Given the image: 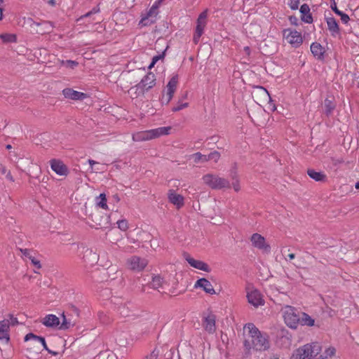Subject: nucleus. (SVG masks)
Returning <instances> with one entry per match:
<instances>
[{"instance_id":"12","label":"nucleus","mask_w":359,"mask_h":359,"mask_svg":"<svg viewBox=\"0 0 359 359\" xmlns=\"http://www.w3.org/2000/svg\"><path fill=\"white\" fill-rule=\"evenodd\" d=\"M127 267L135 271H142L147 265V261L137 256L129 258L126 262Z\"/></svg>"},{"instance_id":"19","label":"nucleus","mask_w":359,"mask_h":359,"mask_svg":"<svg viewBox=\"0 0 359 359\" xmlns=\"http://www.w3.org/2000/svg\"><path fill=\"white\" fill-rule=\"evenodd\" d=\"M194 287H201L203 290L208 294H215V290L212 285V283L205 278H200L198 279L194 284Z\"/></svg>"},{"instance_id":"52","label":"nucleus","mask_w":359,"mask_h":359,"mask_svg":"<svg viewBox=\"0 0 359 359\" xmlns=\"http://www.w3.org/2000/svg\"><path fill=\"white\" fill-rule=\"evenodd\" d=\"M290 22L293 25H298V18L294 15H291L289 17Z\"/></svg>"},{"instance_id":"20","label":"nucleus","mask_w":359,"mask_h":359,"mask_svg":"<svg viewBox=\"0 0 359 359\" xmlns=\"http://www.w3.org/2000/svg\"><path fill=\"white\" fill-rule=\"evenodd\" d=\"M325 20L327 25V29L332 36L340 34V28L338 22L334 17L325 18Z\"/></svg>"},{"instance_id":"35","label":"nucleus","mask_w":359,"mask_h":359,"mask_svg":"<svg viewBox=\"0 0 359 359\" xmlns=\"http://www.w3.org/2000/svg\"><path fill=\"white\" fill-rule=\"evenodd\" d=\"M45 28L41 31V34L50 33L55 27V23L52 21H44Z\"/></svg>"},{"instance_id":"9","label":"nucleus","mask_w":359,"mask_h":359,"mask_svg":"<svg viewBox=\"0 0 359 359\" xmlns=\"http://www.w3.org/2000/svg\"><path fill=\"white\" fill-rule=\"evenodd\" d=\"M22 258L25 261H30L32 266L34 267V272L38 273V270L41 269L42 266L40 259L37 257L36 253L30 249L20 248Z\"/></svg>"},{"instance_id":"47","label":"nucleus","mask_w":359,"mask_h":359,"mask_svg":"<svg viewBox=\"0 0 359 359\" xmlns=\"http://www.w3.org/2000/svg\"><path fill=\"white\" fill-rule=\"evenodd\" d=\"M299 4V0H290V2L288 4V6L292 10L298 9Z\"/></svg>"},{"instance_id":"3","label":"nucleus","mask_w":359,"mask_h":359,"mask_svg":"<svg viewBox=\"0 0 359 359\" xmlns=\"http://www.w3.org/2000/svg\"><path fill=\"white\" fill-rule=\"evenodd\" d=\"M171 126L159 127L154 129L142 130L133 133L132 140L133 142H146L165 136L170 134Z\"/></svg>"},{"instance_id":"60","label":"nucleus","mask_w":359,"mask_h":359,"mask_svg":"<svg viewBox=\"0 0 359 359\" xmlns=\"http://www.w3.org/2000/svg\"><path fill=\"white\" fill-rule=\"evenodd\" d=\"M48 3L52 6H55L56 5L55 0H49Z\"/></svg>"},{"instance_id":"7","label":"nucleus","mask_w":359,"mask_h":359,"mask_svg":"<svg viewBox=\"0 0 359 359\" xmlns=\"http://www.w3.org/2000/svg\"><path fill=\"white\" fill-rule=\"evenodd\" d=\"M17 324H18L17 318L11 314L8 316V318L0 320V340L8 343L10 340V327Z\"/></svg>"},{"instance_id":"44","label":"nucleus","mask_w":359,"mask_h":359,"mask_svg":"<svg viewBox=\"0 0 359 359\" xmlns=\"http://www.w3.org/2000/svg\"><path fill=\"white\" fill-rule=\"evenodd\" d=\"M231 187L236 192H238L241 190L240 179L233 180Z\"/></svg>"},{"instance_id":"63","label":"nucleus","mask_w":359,"mask_h":359,"mask_svg":"<svg viewBox=\"0 0 359 359\" xmlns=\"http://www.w3.org/2000/svg\"><path fill=\"white\" fill-rule=\"evenodd\" d=\"M288 257L290 259H293L295 257V255H294V254L291 253V254L288 255Z\"/></svg>"},{"instance_id":"1","label":"nucleus","mask_w":359,"mask_h":359,"mask_svg":"<svg viewBox=\"0 0 359 359\" xmlns=\"http://www.w3.org/2000/svg\"><path fill=\"white\" fill-rule=\"evenodd\" d=\"M336 354V349L329 346L322 352V346L318 342L304 344L294 351L291 359H332Z\"/></svg>"},{"instance_id":"13","label":"nucleus","mask_w":359,"mask_h":359,"mask_svg":"<svg viewBox=\"0 0 359 359\" xmlns=\"http://www.w3.org/2000/svg\"><path fill=\"white\" fill-rule=\"evenodd\" d=\"M202 326L209 334L216 331V316L212 313L205 314L202 318Z\"/></svg>"},{"instance_id":"27","label":"nucleus","mask_w":359,"mask_h":359,"mask_svg":"<svg viewBox=\"0 0 359 359\" xmlns=\"http://www.w3.org/2000/svg\"><path fill=\"white\" fill-rule=\"evenodd\" d=\"M302 325L312 327L315 325V320L306 313H302L300 316V323Z\"/></svg>"},{"instance_id":"4","label":"nucleus","mask_w":359,"mask_h":359,"mask_svg":"<svg viewBox=\"0 0 359 359\" xmlns=\"http://www.w3.org/2000/svg\"><path fill=\"white\" fill-rule=\"evenodd\" d=\"M205 184L212 189H230L231 184L226 178L219 177L217 175L206 174L203 177Z\"/></svg>"},{"instance_id":"55","label":"nucleus","mask_w":359,"mask_h":359,"mask_svg":"<svg viewBox=\"0 0 359 359\" xmlns=\"http://www.w3.org/2000/svg\"><path fill=\"white\" fill-rule=\"evenodd\" d=\"M201 36H202V34H198V33L194 32V37H193V41L195 44H197L198 43Z\"/></svg>"},{"instance_id":"58","label":"nucleus","mask_w":359,"mask_h":359,"mask_svg":"<svg viewBox=\"0 0 359 359\" xmlns=\"http://www.w3.org/2000/svg\"><path fill=\"white\" fill-rule=\"evenodd\" d=\"M333 163L334 165H337V164H341L344 162L343 159L340 158V159H333Z\"/></svg>"},{"instance_id":"26","label":"nucleus","mask_w":359,"mask_h":359,"mask_svg":"<svg viewBox=\"0 0 359 359\" xmlns=\"http://www.w3.org/2000/svg\"><path fill=\"white\" fill-rule=\"evenodd\" d=\"M156 14H150L149 15V11L147 12V14L142 18L141 20L139 22V25L141 27L149 26L154 24L156 21Z\"/></svg>"},{"instance_id":"59","label":"nucleus","mask_w":359,"mask_h":359,"mask_svg":"<svg viewBox=\"0 0 359 359\" xmlns=\"http://www.w3.org/2000/svg\"><path fill=\"white\" fill-rule=\"evenodd\" d=\"M243 50H244V52H245V53L246 55H250V47H248V46L244 47Z\"/></svg>"},{"instance_id":"64","label":"nucleus","mask_w":359,"mask_h":359,"mask_svg":"<svg viewBox=\"0 0 359 359\" xmlns=\"http://www.w3.org/2000/svg\"><path fill=\"white\" fill-rule=\"evenodd\" d=\"M155 64L152 62V61L151 62L150 65H149L148 68L149 69H152L154 67Z\"/></svg>"},{"instance_id":"50","label":"nucleus","mask_w":359,"mask_h":359,"mask_svg":"<svg viewBox=\"0 0 359 359\" xmlns=\"http://www.w3.org/2000/svg\"><path fill=\"white\" fill-rule=\"evenodd\" d=\"M330 8L332 10V11L337 15L339 12H340L341 11L338 9L337 6V4L336 2L334 1V0H333L332 2H331V5H330Z\"/></svg>"},{"instance_id":"22","label":"nucleus","mask_w":359,"mask_h":359,"mask_svg":"<svg viewBox=\"0 0 359 359\" xmlns=\"http://www.w3.org/2000/svg\"><path fill=\"white\" fill-rule=\"evenodd\" d=\"M41 323L47 327H56L60 325V319L55 315L48 314L41 319Z\"/></svg>"},{"instance_id":"37","label":"nucleus","mask_w":359,"mask_h":359,"mask_svg":"<svg viewBox=\"0 0 359 359\" xmlns=\"http://www.w3.org/2000/svg\"><path fill=\"white\" fill-rule=\"evenodd\" d=\"M118 228L123 231H126L128 229L129 225L126 219H120L116 222Z\"/></svg>"},{"instance_id":"14","label":"nucleus","mask_w":359,"mask_h":359,"mask_svg":"<svg viewBox=\"0 0 359 359\" xmlns=\"http://www.w3.org/2000/svg\"><path fill=\"white\" fill-rule=\"evenodd\" d=\"M247 298L248 302L255 307L264 305V301L261 293L256 289H248L247 291Z\"/></svg>"},{"instance_id":"32","label":"nucleus","mask_w":359,"mask_h":359,"mask_svg":"<svg viewBox=\"0 0 359 359\" xmlns=\"http://www.w3.org/2000/svg\"><path fill=\"white\" fill-rule=\"evenodd\" d=\"M191 158L195 163L207 162V155H203L200 152H197L191 155Z\"/></svg>"},{"instance_id":"57","label":"nucleus","mask_w":359,"mask_h":359,"mask_svg":"<svg viewBox=\"0 0 359 359\" xmlns=\"http://www.w3.org/2000/svg\"><path fill=\"white\" fill-rule=\"evenodd\" d=\"M100 12V7L99 5L92 8L91 11H90V13H92V15L97 13Z\"/></svg>"},{"instance_id":"51","label":"nucleus","mask_w":359,"mask_h":359,"mask_svg":"<svg viewBox=\"0 0 359 359\" xmlns=\"http://www.w3.org/2000/svg\"><path fill=\"white\" fill-rule=\"evenodd\" d=\"M109 224V217H106L104 218V222H102V221H100L97 224L100 226V227H104L105 226H107Z\"/></svg>"},{"instance_id":"25","label":"nucleus","mask_w":359,"mask_h":359,"mask_svg":"<svg viewBox=\"0 0 359 359\" xmlns=\"http://www.w3.org/2000/svg\"><path fill=\"white\" fill-rule=\"evenodd\" d=\"M65 98L72 100H83L88 95L81 91H62Z\"/></svg>"},{"instance_id":"40","label":"nucleus","mask_w":359,"mask_h":359,"mask_svg":"<svg viewBox=\"0 0 359 359\" xmlns=\"http://www.w3.org/2000/svg\"><path fill=\"white\" fill-rule=\"evenodd\" d=\"M189 106V102H180V101L177 102V104L172 108V111H178L184 108H187Z\"/></svg>"},{"instance_id":"23","label":"nucleus","mask_w":359,"mask_h":359,"mask_svg":"<svg viewBox=\"0 0 359 359\" xmlns=\"http://www.w3.org/2000/svg\"><path fill=\"white\" fill-rule=\"evenodd\" d=\"M301 13V20L308 24L313 22L312 14L310 12V8L308 4H304L299 8Z\"/></svg>"},{"instance_id":"5","label":"nucleus","mask_w":359,"mask_h":359,"mask_svg":"<svg viewBox=\"0 0 359 359\" xmlns=\"http://www.w3.org/2000/svg\"><path fill=\"white\" fill-rule=\"evenodd\" d=\"M285 323L292 329H297L300 323V316L295 308L285 306L282 309Z\"/></svg>"},{"instance_id":"61","label":"nucleus","mask_w":359,"mask_h":359,"mask_svg":"<svg viewBox=\"0 0 359 359\" xmlns=\"http://www.w3.org/2000/svg\"><path fill=\"white\" fill-rule=\"evenodd\" d=\"M43 22L44 21H41V22H34V21H33V24L36 25V26H40L41 25H44Z\"/></svg>"},{"instance_id":"54","label":"nucleus","mask_w":359,"mask_h":359,"mask_svg":"<svg viewBox=\"0 0 359 359\" xmlns=\"http://www.w3.org/2000/svg\"><path fill=\"white\" fill-rule=\"evenodd\" d=\"M8 170L6 168V167L2 164V163H0V174L1 175H6L7 172H8Z\"/></svg>"},{"instance_id":"34","label":"nucleus","mask_w":359,"mask_h":359,"mask_svg":"<svg viewBox=\"0 0 359 359\" xmlns=\"http://www.w3.org/2000/svg\"><path fill=\"white\" fill-rule=\"evenodd\" d=\"M0 38L2 39L4 42L6 43L16 41V36L15 34H3L0 35Z\"/></svg>"},{"instance_id":"6","label":"nucleus","mask_w":359,"mask_h":359,"mask_svg":"<svg viewBox=\"0 0 359 359\" xmlns=\"http://www.w3.org/2000/svg\"><path fill=\"white\" fill-rule=\"evenodd\" d=\"M25 341H30L29 347L28 349L29 351H33L36 353H40L41 347L45 350H48V346L46 343L45 338L37 336L33 333H29L25 337Z\"/></svg>"},{"instance_id":"17","label":"nucleus","mask_w":359,"mask_h":359,"mask_svg":"<svg viewBox=\"0 0 359 359\" xmlns=\"http://www.w3.org/2000/svg\"><path fill=\"white\" fill-rule=\"evenodd\" d=\"M51 169L59 175H67L68 174V169L62 161L56 159H52L50 161Z\"/></svg>"},{"instance_id":"33","label":"nucleus","mask_w":359,"mask_h":359,"mask_svg":"<svg viewBox=\"0 0 359 359\" xmlns=\"http://www.w3.org/2000/svg\"><path fill=\"white\" fill-rule=\"evenodd\" d=\"M178 83V75L175 74L172 76L169 82L168 83L166 87L167 90H175L177 88V84Z\"/></svg>"},{"instance_id":"21","label":"nucleus","mask_w":359,"mask_h":359,"mask_svg":"<svg viewBox=\"0 0 359 359\" xmlns=\"http://www.w3.org/2000/svg\"><path fill=\"white\" fill-rule=\"evenodd\" d=\"M311 51L313 55L318 60H323L325 58V48L317 42H313L311 45Z\"/></svg>"},{"instance_id":"18","label":"nucleus","mask_w":359,"mask_h":359,"mask_svg":"<svg viewBox=\"0 0 359 359\" xmlns=\"http://www.w3.org/2000/svg\"><path fill=\"white\" fill-rule=\"evenodd\" d=\"M155 75L152 72L146 74L138 84V87L142 90H150L155 84Z\"/></svg>"},{"instance_id":"56","label":"nucleus","mask_w":359,"mask_h":359,"mask_svg":"<svg viewBox=\"0 0 359 359\" xmlns=\"http://www.w3.org/2000/svg\"><path fill=\"white\" fill-rule=\"evenodd\" d=\"M6 175V178L9 180L10 182H14V178L12 176L11 172L8 170V172L5 175Z\"/></svg>"},{"instance_id":"45","label":"nucleus","mask_w":359,"mask_h":359,"mask_svg":"<svg viewBox=\"0 0 359 359\" xmlns=\"http://www.w3.org/2000/svg\"><path fill=\"white\" fill-rule=\"evenodd\" d=\"M229 175L231 180L239 179V175L236 166L231 169Z\"/></svg>"},{"instance_id":"46","label":"nucleus","mask_w":359,"mask_h":359,"mask_svg":"<svg viewBox=\"0 0 359 359\" xmlns=\"http://www.w3.org/2000/svg\"><path fill=\"white\" fill-rule=\"evenodd\" d=\"M88 163L90 165V172H97L98 170H100L98 168H94L95 165H97L98 164V163L97 161H95L94 160L89 159L88 160Z\"/></svg>"},{"instance_id":"43","label":"nucleus","mask_w":359,"mask_h":359,"mask_svg":"<svg viewBox=\"0 0 359 359\" xmlns=\"http://www.w3.org/2000/svg\"><path fill=\"white\" fill-rule=\"evenodd\" d=\"M337 15L340 17L341 20L344 24H347L350 20L349 16L347 14L342 12L341 11L339 12Z\"/></svg>"},{"instance_id":"49","label":"nucleus","mask_w":359,"mask_h":359,"mask_svg":"<svg viewBox=\"0 0 359 359\" xmlns=\"http://www.w3.org/2000/svg\"><path fill=\"white\" fill-rule=\"evenodd\" d=\"M188 100V94L187 91H181V94L179 97V100L180 102H189Z\"/></svg>"},{"instance_id":"2","label":"nucleus","mask_w":359,"mask_h":359,"mask_svg":"<svg viewBox=\"0 0 359 359\" xmlns=\"http://www.w3.org/2000/svg\"><path fill=\"white\" fill-rule=\"evenodd\" d=\"M244 331L248 334V338L245 341L247 348L264 351L269 348L267 335L262 333L253 323H247L244 326Z\"/></svg>"},{"instance_id":"62","label":"nucleus","mask_w":359,"mask_h":359,"mask_svg":"<svg viewBox=\"0 0 359 359\" xmlns=\"http://www.w3.org/2000/svg\"><path fill=\"white\" fill-rule=\"evenodd\" d=\"M49 353L53 355H56L57 354V352L55 351H51L48 348V350H46Z\"/></svg>"},{"instance_id":"48","label":"nucleus","mask_w":359,"mask_h":359,"mask_svg":"<svg viewBox=\"0 0 359 359\" xmlns=\"http://www.w3.org/2000/svg\"><path fill=\"white\" fill-rule=\"evenodd\" d=\"M165 50L161 54H158L157 55H155L152 57V62L154 63L156 65V63L159 60H161V59H163L165 55Z\"/></svg>"},{"instance_id":"24","label":"nucleus","mask_w":359,"mask_h":359,"mask_svg":"<svg viewBox=\"0 0 359 359\" xmlns=\"http://www.w3.org/2000/svg\"><path fill=\"white\" fill-rule=\"evenodd\" d=\"M206 19H207V11H205L202 12L197 20H196V27L195 29V33H198V34H203L204 28L206 25Z\"/></svg>"},{"instance_id":"11","label":"nucleus","mask_w":359,"mask_h":359,"mask_svg":"<svg viewBox=\"0 0 359 359\" xmlns=\"http://www.w3.org/2000/svg\"><path fill=\"white\" fill-rule=\"evenodd\" d=\"M283 35L287 42L295 48L299 47L303 42L301 33L296 30L285 29Z\"/></svg>"},{"instance_id":"8","label":"nucleus","mask_w":359,"mask_h":359,"mask_svg":"<svg viewBox=\"0 0 359 359\" xmlns=\"http://www.w3.org/2000/svg\"><path fill=\"white\" fill-rule=\"evenodd\" d=\"M253 97L259 105L266 107L271 111L276 110L275 101L272 99L269 91H257Z\"/></svg>"},{"instance_id":"30","label":"nucleus","mask_w":359,"mask_h":359,"mask_svg":"<svg viewBox=\"0 0 359 359\" xmlns=\"http://www.w3.org/2000/svg\"><path fill=\"white\" fill-rule=\"evenodd\" d=\"M164 283L163 278L161 277L160 276H154L152 277V280L151 283H149L150 287L154 289H158L159 287H161L163 286V284Z\"/></svg>"},{"instance_id":"31","label":"nucleus","mask_w":359,"mask_h":359,"mask_svg":"<svg viewBox=\"0 0 359 359\" xmlns=\"http://www.w3.org/2000/svg\"><path fill=\"white\" fill-rule=\"evenodd\" d=\"M97 205L104 210L108 209V205L107 204V197L104 194H100V196L97 198Z\"/></svg>"},{"instance_id":"29","label":"nucleus","mask_w":359,"mask_h":359,"mask_svg":"<svg viewBox=\"0 0 359 359\" xmlns=\"http://www.w3.org/2000/svg\"><path fill=\"white\" fill-rule=\"evenodd\" d=\"M325 114L327 116H330L335 108V103L334 99L332 100L327 98L324 102Z\"/></svg>"},{"instance_id":"41","label":"nucleus","mask_w":359,"mask_h":359,"mask_svg":"<svg viewBox=\"0 0 359 359\" xmlns=\"http://www.w3.org/2000/svg\"><path fill=\"white\" fill-rule=\"evenodd\" d=\"M62 64L68 68L74 69L78 66L79 63L76 61L67 60L65 61H62Z\"/></svg>"},{"instance_id":"38","label":"nucleus","mask_w":359,"mask_h":359,"mask_svg":"<svg viewBox=\"0 0 359 359\" xmlns=\"http://www.w3.org/2000/svg\"><path fill=\"white\" fill-rule=\"evenodd\" d=\"M163 0H156L152 6L149 10V15L156 14L157 15V10Z\"/></svg>"},{"instance_id":"53","label":"nucleus","mask_w":359,"mask_h":359,"mask_svg":"<svg viewBox=\"0 0 359 359\" xmlns=\"http://www.w3.org/2000/svg\"><path fill=\"white\" fill-rule=\"evenodd\" d=\"M174 92L175 91H171V90L167 91L166 95H163V99L165 97L166 101H167V102H168L172 97Z\"/></svg>"},{"instance_id":"10","label":"nucleus","mask_w":359,"mask_h":359,"mask_svg":"<svg viewBox=\"0 0 359 359\" xmlns=\"http://www.w3.org/2000/svg\"><path fill=\"white\" fill-rule=\"evenodd\" d=\"M250 241L254 248L262 251L263 252L268 253L271 251L270 245L266 242L265 238L261 234L257 233H253L250 236Z\"/></svg>"},{"instance_id":"36","label":"nucleus","mask_w":359,"mask_h":359,"mask_svg":"<svg viewBox=\"0 0 359 359\" xmlns=\"http://www.w3.org/2000/svg\"><path fill=\"white\" fill-rule=\"evenodd\" d=\"M74 325L69 321L67 320L65 316L62 315V322L60 323L59 329L60 330H67L72 327Z\"/></svg>"},{"instance_id":"39","label":"nucleus","mask_w":359,"mask_h":359,"mask_svg":"<svg viewBox=\"0 0 359 359\" xmlns=\"http://www.w3.org/2000/svg\"><path fill=\"white\" fill-rule=\"evenodd\" d=\"M219 158L220 154L218 151H215L207 156V161H213L216 163L219 161Z\"/></svg>"},{"instance_id":"15","label":"nucleus","mask_w":359,"mask_h":359,"mask_svg":"<svg viewBox=\"0 0 359 359\" xmlns=\"http://www.w3.org/2000/svg\"><path fill=\"white\" fill-rule=\"evenodd\" d=\"M184 258L185 259V260L189 263V264L191 266H192L196 269L205 271V272L210 271V268L208 264H206L205 262H204L203 261L195 259L189 254L184 253Z\"/></svg>"},{"instance_id":"16","label":"nucleus","mask_w":359,"mask_h":359,"mask_svg":"<svg viewBox=\"0 0 359 359\" xmlns=\"http://www.w3.org/2000/svg\"><path fill=\"white\" fill-rule=\"evenodd\" d=\"M167 195L168 201L174 205L177 209H180L184 205V196L177 194L174 189H169Z\"/></svg>"},{"instance_id":"42","label":"nucleus","mask_w":359,"mask_h":359,"mask_svg":"<svg viewBox=\"0 0 359 359\" xmlns=\"http://www.w3.org/2000/svg\"><path fill=\"white\" fill-rule=\"evenodd\" d=\"M92 15V13H90V11L86 13V14L81 15V17H79L77 20H76V22L79 24V25H82V24H85L86 23V20L90 17H91Z\"/></svg>"},{"instance_id":"28","label":"nucleus","mask_w":359,"mask_h":359,"mask_svg":"<svg viewBox=\"0 0 359 359\" xmlns=\"http://www.w3.org/2000/svg\"><path fill=\"white\" fill-rule=\"evenodd\" d=\"M308 175L316 182L324 181L326 178V175L321 172H316L314 170H308Z\"/></svg>"}]
</instances>
